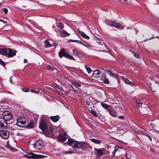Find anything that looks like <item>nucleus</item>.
Masks as SVG:
<instances>
[{
	"instance_id": "nucleus-1",
	"label": "nucleus",
	"mask_w": 159,
	"mask_h": 159,
	"mask_svg": "<svg viewBox=\"0 0 159 159\" xmlns=\"http://www.w3.org/2000/svg\"><path fill=\"white\" fill-rule=\"evenodd\" d=\"M67 144L71 146L73 149H75V152L76 149H84L89 146V144L84 142L77 141L71 139H68Z\"/></svg>"
},
{
	"instance_id": "nucleus-2",
	"label": "nucleus",
	"mask_w": 159,
	"mask_h": 159,
	"mask_svg": "<svg viewBox=\"0 0 159 159\" xmlns=\"http://www.w3.org/2000/svg\"><path fill=\"white\" fill-rule=\"evenodd\" d=\"M106 23L107 25L110 26L115 27L116 28L119 29H123V25L119 23L116 22L115 21H111L110 20L106 21Z\"/></svg>"
},
{
	"instance_id": "nucleus-3",
	"label": "nucleus",
	"mask_w": 159,
	"mask_h": 159,
	"mask_svg": "<svg viewBox=\"0 0 159 159\" xmlns=\"http://www.w3.org/2000/svg\"><path fill=\"white\" fill-rule=\"evenodd\" d=\"M58 55L60 58H61L62 57L64 56L69 59L74 60H75V59L74 57L69 54L66 52L65 49L63 48L61 49L60 51L58 53Z\"/></svg>"
},
{
	"instance_id": "nucleus-4",
	"label": "nucleus",
	"mask_w": 159,
	"mask_h": 159,
	"mask_svg": "<svg viewBox=\"0 0 159 159\" xmlns=\"http://www.w3.org/2000/svg\"><path fill=\"white\" fill-rule=\"evenodd\" d=\"M25 157L28 158L41 159L43 158L47 157L41 155H37L32 152H30L25 155Z\"/></svg>"
},
{
	"instance_id": "nucleus-5",
	"label": "nucleus",
	"mask_w": 159,
	"mask_h": 159,
	"mask_svg": "<svg viewBox=\"0 0 159 159\" xmlns=\"http://www.w3.org/2000/svg\"><path fill=\"white\" fill-rule=\"evenodd\" d=\"M39 127L46 134H48L47 125L45 121L43 120H41L39 124Z\"/></svg>"
},
{
	"instance_id": "nucleus-6",
	"label": "nucleus",
	"mask_w": 159,
	"mask_h": 159,
	"mask_svg": "<svg viewBox=\"0 0 159 159\" xmlns=\"http://www.w3.org/2000/svg\"><path fill=\"white\" fill-rule=\"evenodd\" d=\"M26 123V119L24 117H18L17 120V125L20 127H22Z\"/></svg>"
},
{
	"instance_id": "nucleus-7",
	"label": "nucleus",
	"mask_w": 159,
	"mask_h": 159,
	"mask_svg": "<svg viewBox=\"0 0 159 159\" xmlns=\"http://www.w3.org/2000/svg\"><path fill=\"white\" fill-rule=\"evenodd\" d=\"M0 135L3 139H7L9 137V132L5 130H0Z\"/></svg>"
},
{
	"instance_id": "nucleus-8",
	"label": "nucleus",
	"mask_w": 159,
	"mask_h": 159,
	"mask_svg": "<svg viewBox=\"0 0 159 159\" xmlns=\"http://www.w3.org/2000/svg\"><path fill=\"white\" fill-rule=\"evenodd\" d=\"M34 148L36 149L39 150L42 148L43 147V142L42 141L39 140L36 141L35 143L33 144Z\"/></svg>"
},
{
	"instance_id": "nucleus-9",
	"label": "nucleus",
	"mask_w": 159,
	"mask_h": 159,
	"mask_svg": "<svg viewBox=\"0 0 159 159\" xmlns=\"http://www.w3.org/2000/svg\"><path fill=\"white\" fill-rule=\"evenodd\" d=\"M7 125V122L3 118L0 119V128L2 129H6Z\"/></svg>"
},
{
	"instance_id": "nucleus-10",
	"label": "nucleus",
	"mask_w": 159,
	"mask_h": 159,
	"mask_svg": "<svg viewBox=\"0 0 159 159\" xmlns=\"http://www.w3.org/2000/svg\"><path fill=\"white\" fill-rule=\"evenodd\" d=\"M3 117L5 120L9 121L11 119L12 116L9 112H5L3 113Z\"/></svg>"
},
{
	"instance_id": "nucleus-11",
	"label": "nucleus",
	"mask_w": 159,
	"mask_h": 159,
	"mask_svg": "<svg viewBox=\"0 0 159 159\" xmlns=\"http://www.w3.org/2000/svg\"><path fill=\"white\" fill-rule=\"evenodd\" d=\"M66 134L64 133H61L59 134L58 136V141L63 142L66 140Z\"/></svg>"
},
{
	"instance_id": "nucleus-12",
	"label": "nucleus",
	"mask_w": 159,
	"mask_h": 159,
	"mask_svg": "<svg viewBox=\"0 0 159 159\" xmlns=\"http://www.w3.org/2000/svg\"><path fill=\"white\" fill-rule=\"evenodd\" d=\"M94 149L95 150V154L97 157L101 156L103 154L102 149H98L95 148Z\"/></svg>"
},
{
	"instance_id": "nucleus-13",
	"label": "nucleus",
	"mask_w": 159,
	"mask_h": 159,
	"mask_svg": "<svg viewBox=\"0 0 159 159\" xmlns=\"http://www.w3.org/2000/svg\"><path fill=\"white\" fill-rule=\"evenodd\" d=\"M8 52H7V54L8 57H12L16 55L15 52L13 51L12 49L10 48H8Z\"/></svg>"
},
{
	"instance_id": "nucleus-14",
	"label": "nucleus",
	"mask_w": 159,
	"mask_h": 159,
	"mask_svg": "<svg viewBox=\"0 0 159 159\" xmlns=\"http://www.w3.org/2000/svg\"><path fill=\"white\" fill-rule=\"evenodd\" d=\"M100 80L101 81L106 84H109V80L107 78L105 75H102Z\"/></svg>"
},
{
	"instance_id": "nucleus-15",
	"label": "nucleus",
	"mask_w": 159,
	"mask_h": 159,
	"mask_svg": "<svg viewBox=\"0 0 159 159\" xmlns=\"http://www.w3.org/2000/svg\"><path fill=\"white\" fill-rule=\"evenodd\" d=\"M59 33L62 37H66L70 35V34L64 30H59Z\"/></svg>"
},
{
	"instance_id": "nucleus-16",
	"label": "nucleus",
	"mask_w": 159,
	"mask_h": 159,
	"mask_svg": "<svg viewBox=\"0 0 159 159\" xmlns=\"http://www.w3.org/2000/svg\"><path fill=\"white\" fill-rule=\"evenodd\" d=\"M110 114L112 116L114 117H116L117 115L116 114V111L113 109L112 107H111V108L109 109L108 111Z\"/></svg>"
},
{
	"instance_id": "nucleus-17",
	"label": "nucleus",
	"mask_w": 159,
	"mask_h": 159,
	"mask_svg": "<svg viewBox=\"0 0 159 159\" xmlns=\"http://www.w3.org/2000/svg\"><path fill=\"white\" fill-rule=\"evenodd\" d=\"M8 48H0V54L4 56H7V54Z\"/></svg>"
},
{
	"instance_id": "nucleus-18",
	"label": "nucleus",
	"mask_w": 159,
	"mask_h": 159,
	"mask_svg": "<svg viewBox=\"0 0 159 159\" xmlns=\"http://www.w3.org/2000/svg\"><path fill=\"white\" fill-rule=\"evenodd\" d=\"M50 118L52 121L54 122H57L59 120L60 117L58 115L52 116L50 117Z\"/></svg>"
},
{
	"instance_id": "nucleus-19",
	"label": "nucleus",
	"mask_w": 159,
	"mask_h": 159,
	"mask_svg": "<svg viewBox=\"0 0 159 159\" xmlns=\"http://www.w3.org/2000/svg\"><path fill=\"white\" fill-rule=\"evenodd\" d=\"M78 33L83 38L89 39V37L86 35L84 32L80 31V30H78Z\"/></svg>"
},
{
	"instance_id": "nucleus-20",
	"label": "nucleus",
	"mask_w": 159,
	"mask_h": 159,
	"mask_svg": "<svg viewBox=\"0 0 159 159\" xmlns=\"http://www.w3.org/2000/svg\"><path fill=\"white\" fill-rule=\"evenodd\" d=\"M135 132L139 134L145 135L147 133L146 131L144 130V131L140 130L138 129H136L135 130Z\"/></svg>"
},
{
	"instance_id": "nucleus-21",
	"label": "nucleus",
	"mask_w": 159,
	"mask_h": 159,
	"mask_svg": "<svg viewBox=\"0 0 159 159\" xmlns=\"http://www.w3.org/2000/svg\"><path fill=\"white\" fill-rule=\"evenodd\" d=\"M124 82L126 84L130 85L132 86H135V84L133 82H131L129 80L127 79L126 78H124Z\"/></svg>"
},
{
	"instance_id": "nucleus-22",
	"label": "nucleus",
	"mask_w": 159,
	"mask_h": 159,
	"mask_svg": "<svg viewBox=\"0 0 159 159\" xmlns=\"http://www.w3.org/2000/svg\"><path fill=\"white\" fill-rule=\"evenodd\" d=\"M106 72L111 76L114 78H116L117 77L116 75L111 72L110 70H106Z\"/></svg>"
},
{
	"instance_id": "nucleus-23",
	"label": "nucleus",
	"mask_w": 159,
	"mask_h": 159,
	"mask_svg": "<svg viewBox=\"0 0 159 159\" xmlns=\"http://www.w3.org/2000/svg\"><path fill=\"white\" fill-rule=\"evenodd\" d=\"M101 105L104 108L107 109L108 111L109 110V109H110L111 107L110 105L108 104L102 102L101 103Z\"/></svg>"
},
{
	"instance_id": "nucleus-24",
	"label": "nucleus",
	"mask_w": 159,
	"mask_h": 159,
	"mask_svg": "<svg viewBox=\"0 0 159 159\" xmlns=\"http://www.w3.org/2000/svg\"><path fill=\"white\" fill-rule=\"evenodd\" d=\"M100 74V73L98 70H94L93 74V76L95 78L98 77V75Z\"/></svg>"
},
{
	"instance_id": "nucleus-25",
	"label": "nucleus",
	"mask_w": 159,
	"mask_h": 159,
	"mask_svg": "<svg viewBox=\"0 0 159 159\" xmlns=\"http://www.w3.org/2000/svg\"><path fill=\"white\" fill-rule=\"evenodd\" d=\"M75 149H70L69 151L63 152L62 153L64 154H72L75 153Z\"/></svg>"
},
{
	"instance_id": "nucleus-26",
	"label": "nucleus",
	"mask_w": 159,
	"mask_h": 159,
	"mask_svg": "<svg viewBox=\"0 0 159 159\" xmlns=\"http://www.w3.org/2000/svg\"><path fill=\"white\" fill-rule=\"evenodd\" d=\"M44 43L45 44V48H48L52 46V45H51V44H50L48 41L47 40H46L44 41Z\"/></svg>"
},
{
	"instance_id": "nucleus-27",
	"label": "nucleus",
	"mask_w": 159,
	"mask_h": 159,
	"mask_svg": "<svg viewBox=\"0 0 159 159\" xmlns=\"http://www.w3.org/2000/svg\"><path fill=\"white\" fill-rule=\"evenodd\" d=\"M90 140L96 144H100L101 143L100 140L98 139H90Z\"/></svg>"
},
{
	"instance_id": "nucleus-28",
	"label": "nucleus",
	"mask_w": 159,
	"mask_h": 159,
	"mask_svg": "<svg viewBox=\"0 0 159 159\" xmlns=\"http://www.w3.org/2000/svg\"><path fill=\"white\" fill-rule=\"evenodd\" d=\"M47 68L48 70L53 71L56 69V68L53 65H48L47 66Z\"/></svg>"
},
{
	"instance_id": "nucleus-29",
	"label": "nucleus",
	"mask_w": 159,
	"mask_h": 159,
	"mask_svg": "<svg viewBox=\"0 0 159 159\" xmlns=\"http://www.w3.org/2000/svg\"><path fill=\"white\" fill-rule=\"evenodd\" d=\"M55 129V127L54 126H51L49 127V132L50 133L52 134H53V132Z\"/></svg>"
},
{
	"instance_id": "nucleus-30",
	"label": "nucleus",
	"mask_w": 159,
	"mask_h": 159,
	"mask_svg": "<svg viewBox=\"0 0 159 159\" xmlns=\"http://www.w3.org/2000/svg\"><path fill=\"white\" fill-rule=\"evenodd\" d=\"M34 121L32 120H30L27 125L28 127L29 128H33L34 127Z\"/></svg>"
},
{
	"instance_id": "nucleus-31",
	"label": "nucleus",
	"mask_w": 159,
	"mask_h": 159,
	"mask_svg": "<svg viewBox=\"0 0 159 159\" xmlns=\"http://www.w3.org/2000/svg\"><path fill=\"white\" fill-rule=\"evenodd\" d=\"M68 42H76L79 44H81L82 43H81V41L80 40H71V39H69L68 41Z\"/></svg>"
},
{
	"instance_id": "nucleus-32",
	"label": "nucleus",
	"mask_w": 159,
	"mask_h": 159,
	"mask_svg": "<svg viewBox=\"0 0 159 159\" xmlns=\"http://www.w3.org/2000/svg\"><path fill=\"white\" fill-rule=\"evenodd\" d=\"M30 92H32L34 93H38L39 92V90L37 89H30L29 91Z\"/></svg>"
},
{
	"instance_id": "nucleus-33",
	"label": "nucleus",
	"mask_w": 159,
	"mask_h": 159,
	"mask_svg": "<svg viewBox=\"0 0 159 159\" xmlns=\"http://www.w3.org/2000/svg\"><path fill=\"white\" fill-rule=\"evenodd\" d=\"M57 26L59 28V30H63L64 28V25L63 24L61 23H59L57 25Z\"/></svg>"
},
{
	"instance_id": "nucleus-34",
	"label": "nucleus",
	"mask_w": 159,
	"mask_h": 159,
	"mask_svg": "<svg viewBox=\"0 0 159 159\" xmlns=\"http://www.w3.org/2000/svg\"><path fill=\"white\" fill-rule=\"evenodd\" d=\"M6 147L9 149L11 150V151H14L15 150V149L14 148H12L11 146H10L9 145L7 144L6 146Z\"/></svg>"
},
{
	"instance_id": "nucleus-35",
	"label": "nucleus",
	"mask_w": 159,
	"mask_h": 159,
	"mask_svg": "<svg viewBox=\"0 0 159 159\" xmlns=\"http://www.w3.org/2000/svg\"><path fill=\"white\" fill-rule=\"evenodd\" d=\"M21 90L25 92H27L30 91V89L28 88H21Z\"/></svg>"
},
{
	"instance_id": "nucleus-36",
	"label": "nucleus",
	"mask_w": 159,
	"mask_h": 159,
	"mask_svg": "<svg viewBox=\"0 0 159 159\" xmlns=\"http://www.w3.org/2000/svg\"><path fill=\"white\" fill-rule=\"evenodd\" d=\"M90 113L92 114L94 116L96 117H97L98 116V115L96 114V113L95 111H94L93 110H92L90 111Z\"/></svg>"
},
{
	"instance_id": "nucleus-37",
	"label": "nucleus",
	"mask_w": 159,
	"mask_h": 159,
	"mask_svg": "<svg viewBox=\"0 0 159 159\" xmlns=\"http://www.w3.org/2000/svg\"><path fill=\"white\" fill-rule=\"evenodd\" d=\"M140 100H138L136 101V102L138 107H141L142 105V103L141 102H140Z\"/></svg>"
},
{
	"instance_id": "nucleus-38",
	"label": "nucleus",
	"mask_w": 159,
	"mask_h": 159,
	"mask_svg": "<svg viewBox=\"0 0 159 159\" xmlns=\"http://www.w3.org/2000/svg\"><path fill=\"white\" fill-rule=\"evenodd\" d=\"M85 67L88 73H90L91 72V69L89 67H88L86 65L85 66Z\"/></svg>"
},
{
	"instance_id": "nucleus-39",
	"label": "nucleus",
	"mask_w": 159,
	"mask_h": 159,
	"mask_svg": "<svg viewBox=\"0 0 159 159\" xmlns=\"http://www.w3.org/2000/svg\"><path fill=\"white\" fill-rule=\"evenodd\" d=\"M112 150L113 151L112 152V157H113L115 156V153L116 152V149L115 148H113Z\"/></svg>"
},
{
	"instance_id": "nucleus-40",
	"label": "nucleus",
	"mask_w": 159,
	"mask_h": 159,
	"mask_svg": "<svg viewBox=\"0 0 159 159\" xmlns=\"http://www.w3.org/2000/svg\"><path fill=\"white\" fill-rule=\"evenodd\" d=\"M97 43L99 45H102V46H103V45H104V47H105V46L104 45V43L103 40H101V41H99V42H97Z\"/></svg>"
},
{
	"instance_id": "nucleus-41",
	"label": "nucleus",
	"mask_w": 159,
	"mask_h": 159,
	"mask_svg": "<svg viewBox=\"0 0 159 159\" xmlns=\"http://www.w3.org/2000/svg\"><path fill=\"white\" fill-rule=\"evenodd\" d=\"M73 53L76 55H78L79 54V51L77 49H75L73 51Z\"/></svg>"
},
{
	"instance_id": "nucleus-42",
	"label": "nucleus",
	"mask_w": 159,
	"mask_h": 159,
	"mask_svg": "<svg viewBox=\"0 0 159 159\" xmlns=\"http://www.w3.org/2000/svg\"><path fill=\"white\" fill-rule=\"evenodd\" d=\"M82 43L80 44H82L84 46H85L87 48H89L91 47L90 45L88 44H87V45H86L84 44L82 41H81Z\"/></svg>"
},
{
	"instance_id": "nucleus-43",
	"label": "nucleus",
	"mask_w": 159,
	"mask_h": 159,
	"mask_svg": "<svg viewBox=\"0 0 159 159\" xmlns=\"http://www.w3.org/2000/svg\"><path fill=\"white\" fill-rule=\"evenodd\" d=\"M72 88L74 91H76V89L77 88V87L76 84H74L72 86Z\"/></svg>"
},
{
	"instance_id": "nucleus-44",
	"label": "nucleus",
	"mask_w": 159,
	"mask_h": 159,
	"mask_svg": "<svg viewBox=\"0 0 159 159\" xmlns=\"http://www.w3.org/2000/svg\"><path fill=\"white\" fill-rule=\"evenodd\" d=\"M0 64L2 65L3 66H5V62L2 61V60L0 59Z\"/></svg>"
},
{
	"instance_id": "nucleus-45",
	"label": "nucleus",
	"mask_w": 159,
	"mask_h": 159,
	"mask_svg": "<svg viewBox=\"0 0 159 159\" xmlns=\"http://www.w3.org/2000/svg\"><path fill=\"white\" fill-rule=\"evenodd\" d=\"M2 9L3 10V11H4V12L5 14H7V12L8 11V9L7 8H4L3 9Z\"/></svg>"
},
{
	"instance_id": "nucleus-46",
	"label": "nucleus",
	"mask_w": 159,
	"mask_h": 159,
	"mask_svg": "<svg viewBox=\"0 0 159 159\" xmlns=\"http://www.w3.org/2000/svg\"><path fill=\"white\" fill-rule=\"evenodd\" d=\"M134 56L137 58H139V54L137 53H134Z\"/></svg>"
},
{
	"instance_id": "nucleus-47",
	"label": "nucleus",
	"mask_w": 159,
	"mask_h": 159,
	"mask_svg": "<svg viewBox=\"0 0 159 159\" xmlns=\"http://www.w3.org/2000/svg\"><path fill=\"white\" fill-rule=\"evenodd\" d=\"M118 118L121 120H124L125 119V117L123 116H119Z\"/></svg>"
},
{
	"instance_id": "nucleus-48",
	"label": "nucleus",
	"mask_w": 159,
	"mask_h": 159,
	"mask_svg": "<svg viewBox=\"0 0 159 159\" xmlns=\"http://www.w3.org/2000/svg\"><path fill=\"white\" fill-rule=\"evenodd\" d=\"M145 136H147L149 139L150 140V141H152V138H151V137L149 135H148V134L147 133L146 134V135H145Z\"/></svg>"
},
{
	"instance_id": "nucleus-49",
	"label": "nucleus",
	"mask_w": 159,
	"mask_h": 159,
	"mask_svg": "<svg viewBox=\"0 0 159 159\" xmlns=\"http://www.w3.org/2000/svg\"><path fill=\"white\" fill-rule=\"evenodd\" d=\"M75 84H76V85L78 86L79 87H80L81 86V84L80 83H79L78 82H75Z\"/></svg>"
},
{
	"instance_id": "nucleus-50",
	"label": "nucleus",
	"mask_w": 159,
	"mask_h": 159,
	"mask_svg": "<svg viewBox=\"0 0 159 159\" xmlns=\"http://www.w3.org/2000/svg\"><path fill=\"white\" fill-rule=\"evenodd\" d=\"M125 155H126V157L127 158H129L130 157V156L129 155V154L128 155L127 153H126Z\"/></svg>"
},
{
	"instance_id": "nucleus-51",
	"label": "nucleus",
	"mask_w": 159,
	"mask_h": 159,
	"mask_svg": "<svg viewBox=\"0 0 159 159\" xmlns=\"http://www.w3.org/2000/svg\"><path fill=\"white\" fill-rule=\"evenodd\" d=\"M85 102L87 105H88V106L89 105V104L90 103V102L89 101H86Z\"/></svg>"
},
{
	"instance_id": "nucleus-52",
	"label": "nucleus",
	"mask_w": 159,
	"mask_h": 159,
	"mask_svg": "<svg viewBox=\"0 0 159 159\" xmlns=\"http://www.w3.org/2000/svg\"><path fill=\"white\" fill-rule=\"evenodd\" d=\"M0 21H2L4 24H6V23H7V22H6V21H4L3 20H1V19H0Z\"/></svg>"
},
{
	"instance_id": "nucleus-53",
	"label": "nucleus",
	"mask_w": 159,
	"mask_h": 159,
	"mask_svg": "<svg viewBox=\"0 0 159 159\" xmlns=\"http://www.w3.org/2000/svg\"><path fill=\"white\" fill-rule=\"evenodd\" d=\"M37 120H38V118H36V119H35V124H37Z\"/></svg>"
},
{
	"instance_id": "nucleus-54",
	"label": "nucleus",
	"mask_w": 159,
	"mask_h": 159,
	"mask_svg": "<svg viewBox=\"0 0 159 159\" xmlns=\"http://www.w3.org/2000/svg\"><path fill=\"white\" fill-rule=\"evenodd\" d=\"M24 63H27V61L26 59H25L24 60Z\"/></svg>"
},
{
	"instance_id": "nucleus-55",
	"label": "nucleus",
	"mask_w": 159,
	"mask_h": 159,
	"mask_svg": "<svg viewBox=\"0 0 159 159\" xmlns=\"http://www.w3.org/2000/svg\"><path fill=\"white\" fill-rule=\"evenodd\" d=\"M152 84H150V88H151V90H152Z\"/></svg>"
},
{
	"instance_id": "nucleus-56",
	"label": "nucleus",
	"mask_w": 159,
	"mask_h": 159,
	"mask_svg": "<svg viewBox=\"0 0 159 159\" xmlns=\"http://www.w3.org/2000/svg\"><path fill=\"white\" fill-rule=\"evenodd\" d=\"M97 39L99 41H100L101 40H102L101 39H99V38H97Z\"/></svg>"
},
{
	"instance_id": "nucleus-57",
	"label": "nucleus",
	"mask_w": 159,
	"mask_h": 159,
	"mask_svg": "<svg viewBox=\"0 0 159 159\" xmlns=\"http://www.w3.org/2000/svg\"><path fill=\"white\" fill-rule=\"evenodd\" d=\"M156 84V85L158 84L159 85V83H157V82H156V83H155Z\"/></svg>"
},
{
	"instance_id": "nucleus-58",
	"label": "nucleus",
	"mask_w": 159,
	"mask_h": 159,
	"mask_svg": "<svg viewBox=\"0 0 159 159\" xmlns=\"http://www.w3.org/2000/svg\"><path fill=\"white\" fill-rule=\"evenodd\" d=\"M158 38L159 39V37H158V36H156V37H152V38Z\"/></svg>"
},
{
	"instance_id": "nucleus-59",
	"label": "nucleus",
	"mask_w": 159,
	"mask_h": 159,
	"mask_svg": "<svg viewBox=\"0 0 159 159\" xmlns=\"http://www.w3.org/2000/svg\"><path fill=\"white\" fill-rule=\"evenodd\" d=\"M55 44V43H53V46H55V45H54V44Z\"/></svg>"
},
{
	"instance_id": "nucleus-60",
	"label": "nucleus",
	"mask_w": 159,
	"mask_h": 159,
	"mask_svg": "<svg viewBox=\"0 0 159 159\" xmlns=\"http://www.w3.org/2000/svg\"><path fill=\"white\" fill-rule=\"evenodd\" d=\"M1 5V3H0V5Z\"/></svg>"
}]
</instances>
